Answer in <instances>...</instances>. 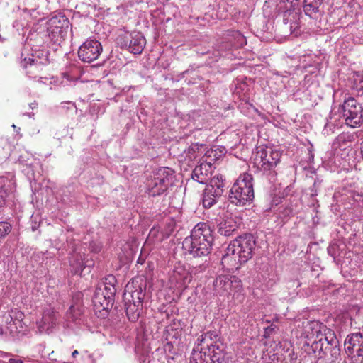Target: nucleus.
Masks as SVG:
<instances>
[{
  "label": "nucleus",
  "instance_id": "1",
  "mask_svg": "<svg viewBox=\"0 0 363 363\" xmlns=\"http://www.w3.org/2000/svg\"><path fill=\"white\" fill-rule=\"evenodd\" d=\"M255 245V240L251 234H245L233 240L222 256L223 267L229 272L240 269L252 257Z\"/></svg>",
  "mask_w": 363,
  "mask_h": 363
},
{
  "label": "nucleus",
  "instance_id": "2",
  "mask_svg": "<svg viewBox=\"0 0 363 363\" xmlns=\"http://www.w3.org/2000/svg\"><path fill=\"white\" fill-rule=\"evenodd\" d=\"M223 345L216 331H208L197 339L193 349L190 363H220Z\"/></svg>",
  "mask_w": 363,
  "mask_h": 363
},
{
  "label": "nucleus",
  "instance_id": "3",
  "mask_svg": "<svg viewBox=\"0 0 363 363\" xmlns=\"http://www.w3.org/2000/svg\"><path fill=\"white\" fill-rule=\"evenodd\" d=\"M212 233L208 224L198 223L192 230L191 235L184 240V250L194 257L207 256L211 252L213 241Z\"/></svg>",
  "mask_w": 363,
  "mask_h": 363
},
{
  "label": "nucleus",
  "instance_id": "4",
  "mask_svg": "<svg viewBox=\"0 0 363 363\" xmlns=\"http://www.w3.org/2000/svg\"><path fill=\"white\" fill-rule=\"evenodd\" d=\"M252 176L248 173L241 174L230 191L229 200L237 206L250 204L254 199Z\"/></svg>",
  "mask_w": 363,
  "mask_h": 363
},
{
  "label": "nucleus",
  "instance_id": "5",
  "mask_svg": "<svg viewBox=\"0 0 363 363\" xmlns=\"http://www.w3.org/2000/svg\"><path fill=\"white\" fill-rule=\"evenodd\" d=\"M23 313L17 310L4 312L0 315V333L13 337L26 335L28 331L23 322Z\"/></svg>",
  "mask_w": 363,
  "mask_h": 363
},
{
  "label": "nucleus",
  "instance_id": "6",
  "mask_svg": "<svg viewBox=\"0 0 363 363\" xmlns=\"http://www.w3.org/2000/svg\"><path fill=\"white\" fill-rule=\"evenodd\" d=\"M174 172L168 167H161L147 180V186L152 196L163 194L173 183Z\"/></svg>",
  "mask_w": 363,
  "mask_h": 363
},
{
  "label": "nucleus",
  "instance_id": "7",
  "mask_svg": "<svg viewBox=\"0 0 363 363\" xmlns=\"http://www.w3.org/2000/svg\"><path fill=\"white\" fill-rule=\"evenodd\" d=\"M281 154L272 147H260L257 150L255 161L264 172L274 173V169L279 163Z\"/></svg>",
  "mask_w": 363,
  "mask_h": 363
},
{
  "label": "nucleus",
  "instance_id": "8",
  "mask_svg": "<svg viewBox=\"0 0 363 363\" xmlns=\"http://www.w3.org/2000/svg\"><path fill=\"white\" fill-rule=\"evenodd\" d=\"M340 109L345 118L346 124L355 128L363 121V108L354 97L345 99Z\"/></svg>",
  "mask_w": 363,
  "mask_h": 363
},
{
  "label": "nucleus",
  "instance_id": "9",
  "mask_svg": "<svg viewBox=\"0 0 363 363\" xmlns=\"http://www.w3.org/2000/svg\"><path fill=\"white\" fill-rule=\"evenodd\" d=\"M216 151L210 149L199 160V164L192 172V179L200 184H206L213 172V162L215 161Z\"/></svg>",
  "mask_w": 363,
  "mask_h": 363
},
{
  "label": "nucleus",
  "instance_id": "10",
  "mask_svg": "<svg viewBox=\"0 0 363 363\" xmlns=\"http://www.w3.org/2000/svg\"><path fill=\"white\" fill-rule=\"evenodd\" d=\"M242 289L241 280L234 275H220L213 282V289L219 296H233Z\"/></svg>",
  "mask_w": 363,
  "mask_h": 363
},
{
  "label": "nucleus",
  "instance_id": "11",
  "mask_svg": "<svg viewBox=\"0 0 363 363\" xmlns=\"http://www.w3.org/2000/svg\"><path fill=\"white\" fill-rule=\"evenodd\" d=\"M116 43L121 48H127L135 55L140 54L144 49L146 40L141 33L123 32L118 35Z\"/></svg>",
  "mask_w": 363,
  "mask_h": 363
},
{
  "label": "nucleus",
  "instance_id": "12",
  "mask_svg": "<svg viewBox=\"0 0 363 363\" xmlns=\"http://www.w3.org/2000/svg\"><path fill=\"white\" fill-rule=\"evenodd\" d=\"M116 288L107 283H99L95 290L92 301L96 308L108 310L113 305Z\"/></svg>",
  "mask_w": 363,
  "mask_h": 363
},
{
  "label": "nucleus",
  "instance_id": "13",
  "mask_svg": "<svg viewBox=\"0 0 363 363\" xmlns=\"http://www.w3.org/2000/svg\"><path fill=\"white\" fill-rule=\"evenodd\" d=\"M69 21L65 16H55L47 22V32L52 41L60 43L69 28Z\"/></svg>",
  "mask_w": 363,
  "mask_h": 363
},
{
  "label": "nucleus",
  "instance_id": "14",
  "mask_svg": "<svg viewBox=\"0 0 363 363\" xmlns=\"http://www.w3.org/2000/svg\"><path fill=\"white\" fill-rule=\"evenodd\" d=\"M102 50V45L99 41L89 39L79 47L78 55L82 61L89 63L99 58Z\"/></svg>",
  "mask_w": 363,
  "mask_h": 363
},
{
  "label": "nucleus",
  "instance_id": "15",
  "mask_svg": "<svg viewBox=\"0 0 363 363\" xmlns=\"http://www.w3.org/2000/svg\"><path fill=\"white\" fill-rule=\"evenodd\" d=\"M57 313L54 308L47 307L43 309L42 318L37 320L36 325L38 332L50 333L57 324Z\"/></svg>",
  "mask_w": 363,
  "mask_h": 363
},
{
  "label": "nucleus",
  "instance_id": "16",
  "mask_svg": "<svg viewBox=\"0 0 363 363\" xmlns=\"http://www.w3.org/2000/svg\"><path fill=\"white\" fill-rule=\"evenodd\" d=\"M312 325H313V327H311L312 329H315V327H316V339H318L320 342L323 343V349L325 350L326 352L330 351L333 348L335 349L338 341L334 333L327 329L325 327L324 328V333H323L318 323H312Z\"/></svg>",
  "mask_w": 363,
  "mask_h": 363
},
{
  "label": "nucleus",
  "instance_id": "17",
  "mask_svg": "<svg viewBox=\"0 0 363 363\" xmlns=\"http://www.w3.org/2000/svg\"><path fill=\"white\" fill-rule=\"evenodd\" d=\"M191 281L189 272L184 267H176L169 277L171 285L179 290L184 289Z\"/></svg>",
  "mask_w": 363,
  "mask_h": 363
},
{
  "label": "nucleus",
  "instance_id": "18",
  "mask_svg": "<svg viewBox=\"0 0 363 363\" xmlns=\"http://www.w3.org/2000/svg\"><path fill=\"white\" fill-rule=\"evenodd\" d=\"M143 296L141 290L135 291L131 296L133 303L126 308V315L131 322H135L140 316Z\"/></svg>",
  "mask_w": 363,
  "mask_h": 363
},
{
  "label": "nucleus",
  "instance_id": "19",
  "mask_svg": "<svg viewBox=\"0 0 363 363\" xmlns=\"http://www.w3.org/2000/svg\"><path fill=\"white\" fill-rule=\"evenodd\" d=\"M363 345V335L360 333H352L345 339V350L347 354L354 352Z\"/></svg>",
  "mask_w": 363,
  "mask_h": 363
},
{
  "label": "nucleus",
  "instance_id": "20",
  "mask_svg": "<svg viewBox=\"0 0 363 363\" xmlns=\"http://www.w3.org/2000/svg\"><path fill=\"white\" fill-rule=\"evenodd\" d=\"M207 188H212V191H215L216 196H221L225 188V182L224 177L221 174H216L213 177L210 181V184Z\"/></svg>",
  "mask_w": 363,
  "mask_h": 363
},
{
  "label": "nucleus",
  "instance_id": "21",
  "mask_svg": "<svg viewBox=\"0 0 363 363\" xmlns=\"http://www.w3.org/2000/svg\"><path fill=\"white\" fill-rule=\"evenodd\" d=\"M219 196H216L215 191L212 188H206L203 193L202 203L205 208H209L217 202Z\"/></svg>",
  "mask_w": 363,
  "mask_h": 363
},
{
  "label": "nucleus",
  "instance_id": "22",
  "mask_svg": "<svg viewBox=\"0 0 363 363\" xmlns=\"http://www.w3.org/2000/svg\"><path fill=\"white\" fill-rule=\"evenodd\" d=\"M321 4V0H304L303 10L305 13L311 17L315 16Z\"/></svg>",
  "mask_w": 363,
  "mask_h": 363
},
{
  "label": "nucleus",
  "instance_id": "23",
  "mask_svg": "<svg viewBox=\"0 0 363 363\" xmlns=\"http://www.w3.org/2000/svg\"><path fill=\"white\" fill-rule=\"evenodd\" d=\"M236 230V225L231 220H225L218 225V233L223 236L228 237Z\"/></svg>",
  "mask_w": 363,
  "mask_h": 363
},
{
  "label": "nucleus",
  "instance_id": "24",
  "mask_svg": "<svg viewBox=\"0 0 363 363\" xmlns=\"http://www.w3.org/2000/svg\"><path fill=\"white\" fill-rule=\"evenodd\" d=\"M176 226L175 221L172 219L169 220L164 227L161 230V238H159V241L162 242L163 240L168 238L171 234L174 232Z\"/></svg>",
  "mask_w": 363,
  "mask_h": 363
},
{
  "label": "nucleus",
  "instance_id": "25",
  "mask_svg": "<svg viewBox=\"0 0 363 363\" xmlns=\"http://www.w3.org/2000/svg\"><path fill=\"white\" fill-rule=\"evenodd\" d=\"M48 60L45 59V62H43L41 61H39L38 59L33 58V56L32 57L25 58L23 60V62L22 63V66L27 69L28 64L30 67L34 66L35 68H40L41 65L45 64L47 62Z\"/></svg>",
  "mask_w": 363,
  "mask_h": 363
},
{
  "label": "nucleus",
  "instance_id": "26",
  "mask_svg": "<svg viewBox=\"0 0 363 363\" xmlns=\"http://www.w3.org/2000/svg\"><path fill=\"white\" fill-rule=\"evenodd\" d=\"M352 363H363V345L360 349L354 350V352L347 354Z\"/></svg>",
  "mask_w": 363,
  "mask_h": 363
},
{
  "label": "nucleus",
  "instance_id": "27",
  "mask_svg": "<svg viewBox=\"0 0 363 363\" xmlns=\"http://www.w3.org/2000/svg\"><path fill=\"white\" fill-rule=\"evenodd\" d=\"M324 347H323V343L320 342L316 337L313 340L311 345V349L314 354H318V355L321 357L322 354H324L326 353V351Z\"/></svg>",
  "mask_w": 363,
  "mask_h": 363
},
{
  "label": "nucleus",
  "instance_id": "28",
  "mask_svg": "<svg viewBox=\"0 0 363 363\" xmlns=\"http://www.w3.org/2000/svg\"><path fill=\"white\" fill-rule=\"evenodd\" d=\"M82 310L79 307L75 306H71L67 311L68 318H72V320H77L82 315Z\"/></svg>",
  "mask_w": 363,
  "mask_h": 363
},
{
  "label": "nucleus",
  "instance_id": "29",
  "mask_svg": "<svg viewBox=\"0 0 363 363\" xmlns=\"http://www.w3.org/2000/svg\"><path fill=\"white\" fill-rule=\"evenodd\" d=\"M9 181L8 179L5 177H0V196H3V197L7 196V189L6 188L7 183H9Z\"/></svg>",
  "mask_w": 363,
  "mask_h": 363
},
{
  "label": "nucleus",
  "instance_id": "30",
  "mask_svg": "<svg viewBox=\"0 0 363 363\" xmlns=\"http://www.w3.org/2000/svg\"><path fill=\"white\" fill-rule=\"evenodd\" d=\"M298 13L296 12L294 10H286L284 13V21L285 23H287L289 17L291 16L294 19H296L298 18Z\"/></svg>",
  "mask_w": 363,
  "mask_h": 363
},
{
  "label": "nucleus",
  "instance_id": "31",
  "mask_svg": "<svg viewBox=\"0 0 363 363\" xmlns=\"http://www.w3.org/2000/svg\"><path fill=\"white\" fill-rule=\"evenodd\" d=\"M289 359L286 358L284 359V363H295L296 360V356H295L294 352H289L288 354Z\"/></svg>",
  "mask_w": 363,
  "mask_h": 363
},
{
  "label": "nucleus",
  "instance_id": "32",
  "mask_svg": "<svg viewBox=\"0 0 363 363\" xmlns=\"http://www.w3.org/2000/svg\"><path fill=\"white\" fill-rule=\"evenodd\" d=\"M158 233H159L158 228H155V227L152 228L150 231L149 238H150L151 237H155Z\"/></svg>",
  "mask_w": 363,
  "mask_h": 363
},
{
  "label": "nucleus",
  "instance_id": "33",
  "mask_svg": "<svg viewBox=\"0 0 363 363\" xmlns=\"http://www.w3.org/2000/svg\"><path fill=\"white\" fill-rule=\"evenodd\" d=\"M9 363H23V360L21 359H13L11 358L9 360Z\"/></svg>",
  "mask_w": 363,
  "mask_h": 363
},
{
  "label": "nucleus",
  "instance_id": "34",
  "mask_svg": "<svg viewBox=\"0 0 363 363\" xmlns=\"http://www.w3.org/2000/svg\"><path fill=\"white\" fill-rule=\"evenodd\" d=\"M5 197H3V196H0V208L2 207L5 203Z\"/></svg>",
  "mask_w": 363,
  "mask_h": 363
},
{
  "label": "nucleus",
  "instance_id": "35",
  "mask_svg": "<svg viewBox=\"0 0 363 363\" xmlns=\"http://www.w3.org/2000/svg\"><path fill=\"white\" fill-rule=\"evenodd\" d=\"M78 354H79V352L77 350L73 351L72 353V356L73 358H76Z\"/></svg>",
  "mask_w": 363,
  "mask_h": 363
},
{
  "label": "nucleus",
  "instance_id": "36",
  "mask_svg": "<svg viewBox=\"0 0 363 363\" xmlns=\"http://www.w3.org/2000/svg\"><path fill=\"white\" fill-rule=\"evenodd\" d=\"M300 285H301L300 282L297 280L296 281V286L298 287V286H300Z\"/></svg>",
  "mask_w": 363,
  "mask_h": 363
},
{
  "label": "nucleus",
  "instance_id": "37",
  "mask_svg": "<svg viewBox=\"0 0 363 363\" xmlns=\"http://www.w3.org/2000/svg\"><path fill=\"white\" fill-rule=\"evenodd\" d=\"M35 106H34V104H32V106H31V108H35Z\"/></svg>",
  "mask_w": 363,
  "mask_h": 363
},
{
  "label": "nucleus",
  "instance_id": "38",
  "mask_svg": "<svg viewBox=\"0 0 363 363\" xmlns=\"http://www.w3.org/2000/svg\"><path fill=\"white\" fill-rule=\"evenodd\" d=\"M35 106H34V104H32V106H31V108H35Z\"/></svg>",
  "mask_w": 363,
  "mask_h": 363
}]
</instances>
